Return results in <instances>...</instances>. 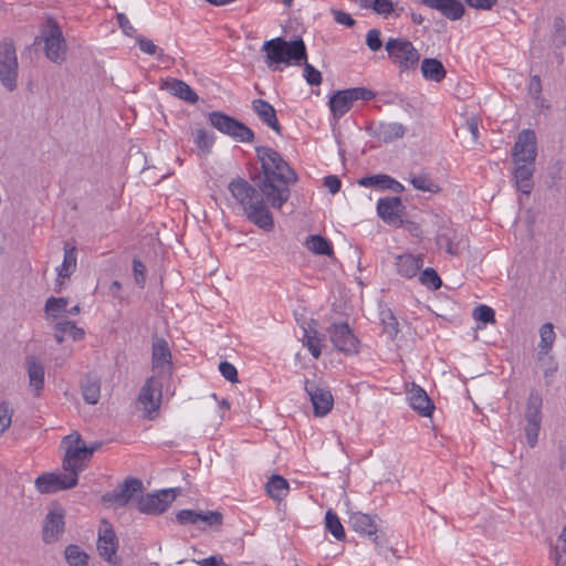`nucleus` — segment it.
Instances as JSON below:
<instances>
[{
	"label": "nucleus",
	"mask_w": 566,
	"mask_h": 566,
	"mask_svg": "<svg viewBox=\"0 0 566 566\" xmlns=\"http://www.w3.org/2000/svg\"><path fill=\"white\" fill-rule=\"evenodd\" d=\"M305 391L313 405L315 416L324 417L332 410L334 398L329 390L321 388L314 381L306 380Z\"/></svg>",
	"instance_id": "obj_20"
},
{
	"label": "nucleus",
	"mask_w": 566,
	"mask_h": 566,
	"mask_svg": "<svg viewBox=\"0 0 566 566\" xmlns=\"http://www.w3.org/2000/svg\"><path fill=\"white\" fill-rule=\"evenodd\" d=\"M541 342L538 344L539 354H547L555 340V333L552 323H545L539 329Z\"/></svg>",
	"instance_id": "obj_42"
},
{
	"label": "nucleus",
	"mask_w": 566,
	"mask_h": 566,
	"mask_svg": "<svg viewBox=\"0 0 566 566\" xmlns=\"http://www.w3.org/2000/svg\"><path fill=\"white\" fill-rule=\"evenodd\" d=\"M422 265L423 259L421 255L406 253L396 258L397 272L406 279L416 276Z\"/></svg>",
	"instance_id": "obj_27"
},
{
	"label": "nucleus",
	"mask_w": 566,
	"mask_h": 566,
	"mask_svg": "<svg viewBox=\"0 0 566 566\" xmlns=\"http://www.w3.org/2000/svg\"><path fill=\"white\" fill-rule=\"evenodd\" d=\"M327 333L337 350L346 355L356 354L358 352L359 340L347 323H333L327 328Z\"/></svg>",
	"instance_id": "obj_15"
},
{
	"label": "nucleus",
	"mask_w": 566,
	"mask_h": 566,
	"mask_svg": "<svg viewBox=\"0 0 566 566\" xmlns=\"http://www.w3.org/2000/svg\"><path fill=\"white\" fill-rule=\"evenodd\" d=\"M69 301L66 297H49L44 311L49 317L57 318L62 312H66Z\"/></svg>",
	"instance_id": "obj_43"
},
{
	"label": "nucleus",
	"mask_w": 566,
	"mask_h": 566,
	"mask_svg": "<svg viewBox=\"0 0 566 566\" xmlns=\"http://www.w3.org/2000/svg\"><path fill=\"white\" fill-rule=\"evenodd\" d=\"M554 29L555 33L553 35V42L556 48H563L566 45V32L564 20L560 17L555 18L554 20Z\"/></svg>",
	"instance_id": "obj_50"
},
{
	"label": "nucleus",
	"mask_w": 566,
	"mask_h": 566,
	"mask_svg": "<svg viewBox=\"0 0 566 566\" xmlns=\"http://www.w3.org/2000/svg\"><path fill=\"white\" fill-rule=\"evenodd\" d=\"M376 94L366 87H350L335 92L329 97V109L335 118L343 117L356 101H370Z\"/></svg>",
	"instance_id": "obj_8"
},
{
	"label": "nucleus",
	"mask_w": 566,
	"mask_h": 566,
	"mask_svg": "<svg viewBox=\"0 0 566 566\" xmlns=\"http://www.w3.org/2000/svg\"><path fill=\"white\" fill-rule=\"evenodd\" d=\"M255 153L261 163V172L254 175L252 181L270 207L281 209L291 197L290 187L297 182V175L275 149L258 146Z\"/></svg>",
	"instance_id": "obj_1"
},
{
	"label": "nucleus",
	"mask_w": 566,
	"mask_h": 566,
	"mask_svg": "<svg viewBox=\"0 0 566 566\" xmlns=\"http://www.w3.org/2000/svg\"><path fill=\"white\" fill-rule=\"evenodd\" d=\"M81 389L84 400L90 405H95L101 397V379L88 374L83 378Z\"/></svg>",
	"instance_id": "obj_31"
},
{
	"label": "nucleus",
	"mask_w": 566,
	"mask_h": 566,
	"mask_svg": "<svg viewBox=\"0 0 566 566\" xmlns=\"http://www.w3.org/2000/svg\"><path fill=\"white\" fill-rule=\"evenodd\" d=\"M62 443L65 448V455L62 462L64 471L70 473L75 472V476L86 468V461H88L93 453L101 447V443H95L91 447H86L78 432H73L63 438Z\"/></svg>",
	"instance_id": "obj_4"
},
{
	"label": "nucleus",
	"mask_w": 566,
	"mask_h": 566,
	"mask_svg": "<svg viewBox=\"0 0 566 566\" xmlns=\"http://www.w3.org/2000/svg\"><path fill=\"white\" fill-rule=\"evenodd\" d=\"M374 10L379 14H389L394 11V4L391 0H374Z\"/></svg>",
	"instance_id": "obj_58"
},
{
	"label": "nucleus",
	"mask_w": 566,
	"mask_h": 566,
	"mask_svg": "<svg viewBox=\"0 0 566 566\" xmlns=\"http://www.w3.org/2000/svg\"><path fill=\"white\" fill-rule=\"evenodd\" d=\"M407 397L410 407L422 417H430L434 410V405L427 392L418 385L411 384L407 390Z\"/></svg>",
	"instance_id": "obj_21"
},
{
	"label": "nucleus",
	"mask_w": 566,
	"mask_h": 566,
	"mask_svg": "<svg viewBox=\"0 0 566 566\" xmlns=\"http://www.w3.org/2000/svg\"><path fill=\"white\" fill-rule=\"evenodd\" d=\"M97 549L99 555L109 564L117 565L118 557L116 555L118 549V538L113 528V525L103 520L98 530Z\"/></svg>",
	"instance_id": "obj_17"
},
{
	"label": "nucleus",
	"mask_w": 566,
	"mask_h": 566,
	"mask_svg": "<svg viewBox=\"0 0 566 566\" xmlns=\"http://www.w3.org/2000/svg\"><path fill=\"white\" fill-rule=\"evenodd\" d=\"M283 59L281 63L286 65L295 64L301 65L303 61H306L307 53L306 46L302 39L286 41V45L283 52Z\"/></svg>",
	"instance_id": "obj_28"
},
{
	"label": "nucleus",
	"mask_w": 566,
	"mask_h": 566,
	"mask_svg": "<svg viewBox=\"0 0 566 566\" xmlns=\"http://www.w3.org/2000/svg\"><path fill=\"white\" fill-rule=\"evenodd\" d=\"M176 520L181 525L203 524L205 527H210L214 531H219L223 523V515L219 511H195V510H181L177 513Z\"/></svg>",
	"instance_id": "obj_16"
},
{
	"label": "nucleus",
	"mask_w": 566,
	"mask_h": 566,
	"mask_svg": "<svg viewBox=\"0 0 566 566\" xmlns=\"http://www.w3.org/2000/svg\"><path fill=\"white\" fill-rule=\"evenodd\" d=\"M64 554L69 566H88V556L80 546L70 544Z\"/></svg>",
	"instance_id": "obj_39"
},
{
	"label": "nucleus",
	"mask_w": 566,
	"mask_h": 566,
	"mask_svg": "<svg viewBox=\"0 0 566 566\" xmlns=\"http://www.w3.org/2000/svg\"><path fill=\"white\" fill-rule=\"evenodd\" d=\"M406 207L399 197L381 198L377 202V213L384 222L395 227H402V214Z\"/></svg>",
	"instance_id": "obj_19"
},
{
	"label": "nucleus",
	"mask_w": 566,
	"mask_h": 566,
	"mask_svg": "<svg viewBox=\"0 0 566 566\" xmlns=\"http://www.w3.org/2000/svg\"><path fill=\"white\" fill-rule=\"evenodd\" d=\"M195 143L198 148H200L205 154H208L211 150L214 138L213 136H209L205 129H197Z\"/></svg>",
	"instance_id": "obj_51"
},
{
	"label": "nucleus",
	"mask_w": 566,
	"mask_h": 566,
	"mask_svg": "<svg viewBox=\"0 0 566 566\" xmlns=\"http://www.w3.org/2000/svg\"><path fill=\"white\" fill-rule=\"evenodd\" d=\"M422 4L440 11L450 20H459L465 11L460 0H422Z\"/></svg>",
	"instance_id": "obj_24"
},
{
	"label": "nucleus",
	"mask_w": 566,
	"mask_h": 566,
	"mask_svg": "<svg viewBox=\"0 0 566 566\" xmlns=\"http://www.w3.org/2000/svg\"><path fill=\"white\" fill-rule=\"evenodd\" d=\"M161 398L163 382L155 376L149 377L138 395V402L143 406L147 419H154L157 416Z\"/></svg>",
	"instance_id": "obj_13"
},
{
	"label": "nucleus",
	"mask_w": 566,
	"mask_h": 566,
	"mask_svg": "<svg viewBox=\"0 0 566 566\" xmlns=\"http://www.w3.org/2000/svg\"><path fill=\"white\" fill-rule=\"evenodd\" d=\"M209 122L220 133L235 140L242 143H252L254 140V133L251 128L222 112L214 111L209 113Z\"/></svg>",
	"instance_id": "obj_7"
},
{
	"label": "nucleus",
	"mask_w": 566,
	"mask_h": 566,
	"mask_svg": "<svg viewBox=\"0 0 566 566\" xmlns=\"http://www.w3.org/2000/svg\"><path fill=\"white\" fill-rule=\"evenodd\" d=\"M289 490V482L279 474H273L265 484L268 495L277 502L287 495Z\"/></svg>",
	"instance_id": "obj_35"
},
{
	"label": "nucleus",
	"mask_w": 566,
	"mask_h": 566,
	"mask_svg": "<svg viewBox=\"0 0 566 566\" xmlns=\"http://www.w3.org/2000/svg\"><path fill=\"white\" fill-rule=\"evenodd\" d=\"M44 43V54L53 63L62 64L66 59L67 45L57 21L49 17L41 28L34 44Z\"/></svg>",
	"instance_id": "obj_5"
},
{
	"label": "nucleus",
	"mask_w": 566,
	"mask_h": 566,
	"mask_svg": "<svg viewBox=\"0 0 566 566\" xmlns=\"http://www.w3.org/2000/svg\"><path fill=\"white\" fill-rule=\"evenodd\" d=\"M136 42H137L140 51H143L144 53L149 54V55H156L163 62H168V61L172 62L174 61V59L166 55L164 53L163 49H159L151 40H149L145 36L138 35V36H136Z\"/></svg>",
	"instance_id": "obj_40"
},
{
	"label": "nucleus",
	"mask_w": 566,
	"mask_h": 566,
	"mask_svg": "<svg viewBox=\"0 0 566 566\" xmlns=\"http://www.w3.org/2000/svg\"><path fill=\"white\" fill-rule=\"evenodd\" d=\"M412 186L421 191L428 192H438L440 190L439 186L434 184L428 176L419 175L411 178Z\"/></svg>",
	"instance_id": "obj_47"
},
{
	"label": "nucleus",
	"mask_w": 566,
	"mask_h": 566,
	"mask_svg": "<svg viewBox=\"0 0 566 566\" xmlns=\"http://www.w3.org/2000/svg\"><path fill=\"white\" fill-rule=\"evenodd\" d=\"M349 524L354 531L366 535H376L377 525L371 516L361 512L353 513L349 517Z\"/></svg>",
	"instance_id": "obj_36"
},
{
	"label": "nucleus",
	"mask_w": 566,
	"mask_h": 566,
	"mask_svg": "<svg viewBox=\"0 0 566 566\" xmlns=\"http://www.w3.org/2000/svg\"><path fill=\"white\" fill-rule=\"evenodd\" d=\"M543 399L538 391L532 390L528 395L525 408L526 426L524 428L527 443L534 448L537 443L542 423Z\"/></svg>",
	"instance_id": "obj_10"
},
{
	"label": "nucleus",
	"mask_w": 566,
	"mask_h": 566,
	"mask_svg": "<svg viewBox=\"0 0 566 566\" xmlns=\"http://www.w3.org/2000/svg\"><path fill=\"white\" fill-rule=\"evenodd\" d=\"M303 345L308 348L314 358H318L321 356V338L317 336V332L315 329H304Z\"/></svg>",
	"instance_id": "obj_44"
},
{
	"label": "nucleus",
	"mask_w": 566,
	"mask_h": 566,
	"mask_svg": "<svg viewBox=\"0 0 566 566\" xmlns=\"http://www.w3.org/2000/svg\"><path fill=\"white\" fill-rule=\"evenodd\" d=\"M306 248L315 254L328 256L333 254L332 243L319 234L310 235L306 239Z\"/></svg>",
	"instance_id": "obj_38"
},
{
	"label": "nucleus",
	"mask_w": 566,
	"mask_h": 566,
	"mask_svg": "<svg viewBox=\"0 0 566 566\" xmlns=\"http://www.w3.org/2000/svg\"><path fill=\"white\" fill-rule=\"evenodd\" d=\"M473 317L475 321L485 324L495 323V312L488 305H479L473 310Z\"/></svg>",
	"instance_id": "obj_48"
},
{
	"label": "nucleus",
	"mask_w": 566,
	"mask_h": 566,
	"mask_svg": "<svg viewBox=\"0 0 566 566\" xmlns=\"http://www.w3.org/2000/svg\"><path fill=\"white\" fill-rule=\"evenodd\" d=\"M54 338L61 344L65 336H70L73 340H81L84 338L85 332L83 328L77 327L74 322L61 321L54 325Z\"/></svg>",
	"instance_id": "obj_32"
},
{
	"label": "nucleus",
	"mask_w": 566,
	"mask_h": 566,
	"mask_svg": "<svg viewBox=\"0 0 566 566\" xmlns=\"http://www.w3.org/2000/svg\"><path fill=\"white\" fill-rule=\"evenodd\" d=\"M27 371L29 378V386L35 397L40 396L44 387V366L34 356L27 357Z\"/></svg>",
	"instance_id": "obj_23"
},
{
	"label": "nucleus",
	"mask_w": 566,
	"mask_h": 566,
	"mask_svg": "<svg viewBox=\"0 0 566 566\" xmlns=\"http://www.w3.org/2000/svg\"><path fill=\"white\" fill-rule=\"evenodd\" d=\"M406 133L403 125L399 123H382L378 126L376 135L385 143L401 138Z\"/></svg>",
	"instance_id": "obj_37"
},
{
	"label": "nucleus",
	"mask_w": 566,
	"mask_h": 566,
	"mask_svg": "<svg viewBox=\"0 0 566 566\" xmlns=\"http://www.w3.org/2000/svg\"><path fill=\"white\" fill-rule=\"evenodd\" d=\"M421 73L426 80L433 82H441L446 75L447 71L441 61L437 59L426 57L421 62Z\"/></svg>",
	"instance_id": "obj_33"
},
{
	"label": "nucleus",
	"mask_w": 566,
	"mask_h": 566,
	"mask_svg": "<svg viewBox=\"0 0 566 566\" xmlns=\"http://www.w3.org/2000/svg\"><path fill=\"white\" fill-rule=\"evenodd\" d=\"M78 478L75 472H48L39 475L35 479V488L41 494L55 493L63 490H69L77 485Z\"/></svg>",
	"instance_id": "obj_11"
},
{
	"label": "nucleus",
	"mask_w": 566,
	"mask_h": 566,
	"mask_svg": "<svg viewBox=\"0 0 566 566\" xmlns=\"http://www.w3.org/2000/svg\"><path fill=\"white\" fill-rule=\"evenodd\" d=\"M460 237L457 230L450 226H441L437 232V244L450 255L460 253Z\"/></svg>",
	"instance_id": "obj_25"
},
{
	"label": "nucleus",
	"mask_w": 566,
	"mask_h": 566,
	"mask_svg": "<svg viewBox=\"0 0 566 566\" xmlns=\"http://www.w3.org/2000/svg\"><path fill=\"white\" fill-rule=\"evenodd\" d=\"M325 526L326 530L338 541L345 538L344 527L336 515L332 510H328L325 515Z\"/></svg>",
	"instance_id": "obj_41"
},
{
	"label": "nucleus",
	"mask_w": 566,
	"mask_h": 566,
	"mask_svg": "<svg viewBox=\"0 0 566 566\" xmlns=\"http://www.w3.org/2000/svg\"><path fill=\"white\" fill-rule=\"evenodd\" d=\"M366 44L374 52L378 51L382 46L380 31L378 29H371L368 31L366 36Z\"/></svg>",
	"instance_id": "obj_55"
},
{
	"label": "nucleus",
	"mask_w": 566,
	"mask_h": 566,
	"mask_svg": "<svg viewBox=\"0 0 566 566\" xmlns=\"http://www.w3.org/2000/svg\"><path fill=\"white\" fill-rule=\"evenodd\" d=\"M554 552L555 566H566V542H560Z\"/></svg>",
	"instance_id": "obj_60"
},
{
	"label": "nucleus",
	"mask_w": 566,
	"mask_h": 566,
	"mask_svg": "<svg viewBox=\"0 0 566 566\" xmlns=\"http://www.w3.org/2000/svg\"><path fill=\"white\" fill-rule=\"evenodd\" d=\"M385 48L391 62L398 65L401 72L417 67L420 54L409 40L390 38Z\"/></svg>",
	"instance_id": "obj_6"
},
{
	"label": "nucleus",
	"mask_w": 566,
	"mask_h": 566,
	"mask_svg": "<svg viewBox=\"0 0 566 566\" xmlns=\"http://www.w3.org/2000/svg\"><path fill=\"white\" fill-rule=\"evenodd\" d=\"M65 531V512L62 507L50 510L42 527V539L46 544L60 541Z\"/></svg>",
	"instance_id": "obj_18"
},
{
	"label": "nucleus",
	"mask_w": 566,
	"mask_h": 566,
	"mask_svg": "<svg viewBox=\"0 0 566 566\" xmlns=\"http://www.w3.org/2000/svg\"><path fill=\"white\" fill-rule=\"evenodd\" d=\"M11 412L9 406L6 402L0 403V433L4 432L6 429L11 424Z\"/></svg>",
	"instance_id": "obj_57"
},
{
	"label": "nucleus",
	"mask_w": 566,
	"mask_h": 566,
	"mask_svg": "<svg viewBox=\"0 0 566 566\" xmlns=\"http://www.w3.org/2000/svg\"><path fill=\"white\" fill-rule=\"evenodd\" d=\"M228 189L252 223L265 231L273 229L274 221L269 209L270 205L255 184L251 185L248 180L238 177L229 182Z\"/></svg>",
	"instance_id": "obj_2"
},
{
	"label": "nucleus",
	"mask_w": 566,
	"mask_h": 566,
	"mask_svg": "<svg viewBox=\"0 0 566 566\" xmlns=\"http://www.w3.org/2000/svg\"><path fill=\"white\" fill-rule=\"evenodd\" d=\"M304 77L310 85H319L322 83V74L313 65L304 61Z\"/></svg>",
	"instance_id": "obj_53"
},
{
	"label": "nucleus",
	"mask_w": 566,
	"mask_h": 566,
	"mask_svg": "<svg viewBox=\"0 0 566 566\" xmlns=\"http://www.w3.org/2000/svg\"><path fill=\"white\" fill-rule=\"evenodd\" d=\"M419 281L422 285L431 290H438L442 285L440 276L432 268L424 269L420 274Z\"/></svg>",
	"instance_id": "obj_46"
},
{
	"label": "nucleus",
	"mask_w": 566,
	"mask_h": 566,
	"mask_svg": "<svg viewBox=\"0 0 566 566\" xmlns=\"http://www.w3.org/2000/svg\"><path fill=\"white\" fill-rule=\"evenodd\" d=\"M286 45V40L283 38H275L270 41H265L263 44V51L266 53V64L271 66L272 64H279L283 59V52Z\"/></svg>",
	"instance_id": "obj_34"
},
{
	"label": "nucleus",
	"mask_w": 566,
	"mask_h": 566,
	"mask_svg": "<svg viewBox=\"0 0 566 566\" xmlns=\"http://www.w3.org/2000/svg\"><path fill=\"white\" fill-rule=\"evenodd\" d=\"M514 164L513 179L517 191L528 196L534 188L533 176L537 156L536 135L532 129H523L512 148Z\"/></svg>",
	"instance_id": "obj_3"
},
{
	"label": "nucleus",
	"mask_w": 566,
	"mask_h": 566,
	"mask_svg": "<svg viewBox=\"0 0 566 566\" xmlns=\"http://www.w3.org/2000/svg\"><path fill=\"white\" fill-rule=\"evenodd\" d=\"M221 375L230 382H238L237 368L229 361H221L219 365Z\"/></svg>",
	"instance_id": "obj_54"
},
{
	"label": "nucleus",
	"mask_w": 566,
	"mask_h": 566,
	"mask_svg": "<svg viewBox=\"0 0 566 566\" xmlns=\"http://www.w3.org/2000/svg\"><path fill=\"white\" fill-rule=\"evenodd\" d=\"M252 109L263 124L272 128L279 135L282 134V126L277 120L275 108L265 99L258 98L252 102Z\"/></svg>",
	"instance_id": "obj_22"
},
{
	"label": "nucleus",
	"mask_w": 566,
	"mask_h": 566,
	"mask_svg": "<svg viewBox=\"0 0 566 566\" xmlns=\"http://www.w3.org/2000/svg\"><path fill=\"white\" fill-rule=\"evenodd\" d=\"M18 56L12 40L0 42V82L10 92L18 86Z\"/></svg>",
	"instance_id": "obj_9"
},
{
	"label": "nucleus",
	"mask_w": 566,
	"mask_h": 566,
	"mask_svg": "<svg viewBox=\"0 0 566 566\" xmlns=\"http://www.w3.org/2000/svg\"><path fill=\"white\" fill-rule=\"evenodd\" d=\"M153 369H161L170 371L171 369V353L168 343L164 338H156L153 343L151 353Z\"/></svg>",
	"instance_id": "obj_26"
},
{
	"label": "nucleus",
	"mask_w": 566,
	"mask_h": 566,
	"mask_svg": "<svg viewBox=\"0 0 566 566\" xmlns=\"http://www.w3.org/2000/svg\"><path fill=\"white\" fill-rule=\"evenodd\" d=\"M133 273L135 283L143 289L146 283V266L137 258L133 260Z\"/></svg>",
	"instance_id": "obj_52"
},
{
	"label": "nucleus",
	"mask_w": 566,
	"mask_h": 566,
	"mask_svg": "<svg viewBox=\"0 0 566 566\" xmlns=\"http://www.w3.org/2000/svg\"><path fill=\"white\" fill-rule=\"evenodd\" d=\"M391 182V177L387 175H376L364 177L359 180V185L364 187H376L379 189H387L388 184Z\"/></svg>",
	"instance_id": "obj_49"
},
{
	"label": "nucleus",
	"mask_w": 566,
	"mask_h": 566,
	"mask_svg": "<svg viewBox=\"0 0 566 566\" xmlns=\"http://www.w3.org/2000/svg\"><path fill=\"white\" fill-rule=\"evenodd\" d=\"M143 482L137 478H127L125 481L111 492L102 496V501L107 504H114L119 507L126 506L130 501L136 504L143 492Z\"/></svg>",
	"instance_id": "obj_12"
},
{
	"label": "nucleus",
	"mask_w": 566,
	"mask_h": 566,
	"mask_svg": "<svg viewBox=\"0 0 566 566\" xmlns=\"http://www.w3.org/2000/svg\"><path fill=\"white\" fill-rule=\"evenodd\" d=\"M176 499L175 490H161L158 493H148L136 499V507L140 513L159 515L167 511Z\"/></svg>",
	"instance_id": "obj_14"
},
{
	"label": "nucleus",
	"mask_w": 566,
	"mask_h": 566,
	"mask_svg": "<svg viewBox=\"0 0 566 566\" xmlns=\"http://www.w3.org/2000/svg\"><path fill=\"white\" fill-rule=\"evenodd\" d=\"M117 22L126 35L134 36L136 34V29L130 24L128 18L124 13L117 14Z\"/></svg>",
	"instance_id": "obj_59"
},
{
	"label": "nucleus",
	"mask_w": 566,
	"mask_h": 566,
	"mask_svg": "<svg viewBox=\"0 0 566 566\" xmlns=\"http://www.w3.org/2000/svg\"><path fill=\"white\" fill-rule=\"evenodd\" d=\"M324 186L329 190L331 193L335 195L339 191L342 182L337 176L329 175L324 178Z\"/></svg>",
	"instance_id": "obj_61"
},
{
	"label": "nucleus",
	"mask_w": 566,
	"mask_h": 566,
	"mask_svg": "<svg viewBox=\"0 0 566 566\" xmlns=\"http://www.w3.org/2000/svg\"><path fill=\"white\" fill-rule=\"evenodd\" d=\"M528 92L530 94L537 98L542 92V83H541V78L538 75H533L530 80V85H528Z\"/></svg>",
	"instance_id": "obj_62"
},
{
	"label": "nucleus",
	"mask_w": 566,
	"mask_h": 566,
	"mask_svg": "<svg viewBox=\"0 0 566 566\" xmlns=\"http://www.w3.org/2000/svg\"><path fill=\"white\" fill-rule=\"evenodd\" d=\"M200 566H229L227 565L221 557L217 556H210L208 558H205L200 562H198Z\"/></svg>",
	"instance_id": "obj_64"
},
{
	"label": "nucleus",
	"mask_w": 566,
	"mask_h": 566,
	"mask_svg": "<svg viewBox=\"0 0 566 566\" xmlns=\"http://www.w3.org/2000/svg\"><path fill=\"white\" fill-rule=\"evenodd\" d=\"M467 3L475 9L490 10L495 3L496 0H465Z\"/></svg>",
	"instance_id": "obj_63"
},
{
	"label": "nucleus",
	"mask_w": 566,
	"mask_h": 566,
	"mask_svg": "<svg viewBox=\"0 0 566 566\" xmlns=\"http://www.w3.org/2000/svg\"><path fill=\"white\" fill-rule=\"evenodd\" d=\"M168 92L180 99H184L190 104L198 102L199 97L197 93L184 81L177 78L167 80L164 85Z\"/></svg>",
	"instance_id": "obj_29"
},
{
	"label": "nucleus",
	"mask_w": 566,
	"mask_h": 566,
	"mask_svg": "<svg viewBox=\"0 0 566 566\" xmlns=\"http://www.w3.org/2000/svg\"><path fill=\"white\" fill-rule=\"evenodd\" d=\"M381 322L384 324V333L390 339H395L399 333V323L390 310L381 313Z\"/></svg>",
	"instance_id": "obj_45"
},
{
	"label": "nucleus",
	"mask_w": 566,
	"mask_h": 566,
	"mask_svg": "<svg viewBox=\"0 0 566 566\" xmlns=\"http://www.w3.org/2000/svg\"><path fill=\"white\" fill-rule=\"evenodd\" d=\"M331 12H332V14L334 17V20L338 24H343V25H346L348 28H352V27L355 25V20L347 12H344V11L338 10V9H332Z\"/></svg>",
	"instance_id": "obj_56"
},
{
	"label": "nucleus",
	"mask_w": 566,
	"mask_h": 566,
	"mask_svg": "<svg viewBox=\"0 0 566 566\" xmlns=\"http://www.w3.org/2000/svg\"><path fill=\"white\" fill-rule=\"evenodd\" d=\"M76 269V249L74 247L69 248L64 245V258L62 265L57 269L59 279L56 280L55 291L59 293L62 291L63 282L61 279H69Z\"/></svg>",
	"instance_id": "obj_30"
}]
</instances>
